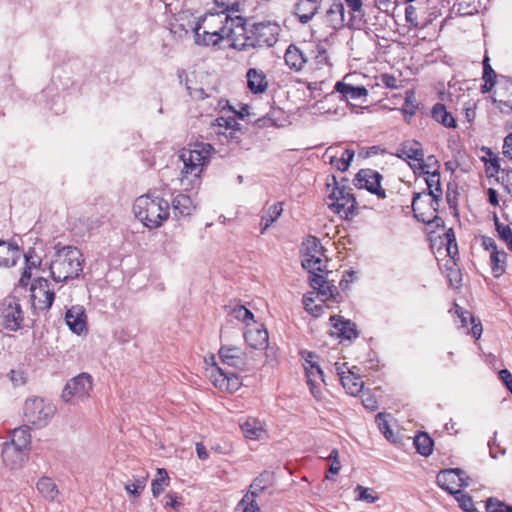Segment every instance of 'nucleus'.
I'll return each mask as SVG.
<instances>
[{"label": "nucleus", "instance_id": "obj_1", "mask_svg": "<svg viewBox=\"0 0 512 512\" xmlns=\"http://www.w3.org/2000/svg\"><path fill=\"white\" fill-rule=\"evenodd\" d=\"M242 18H232L226 10L209 12L194 27L195 42L205 46L216 45L224 38L238 35V26Z\"/></svg>", "mask_w": 512, "mask_h": 512}, {"label": "nucleus", "instance_id": "obj_2", "mask_svg": "<svg viewBox=\"0 0 512 512\" xmlns=\"http://www.w3.org/2000/svg\"><path fill=\"white\" fill-rule=\"evenodd\" d=\"M428 193H415L412 199V210L418 221L426 224L437 219L439 201L442 196L440 174L433 172L426 178Z\"/></svg>", "mask_w": 512, "mask_h": 512}, {"label": "nucleus", "instance_id": "obj_3", "mask_svg": "<svg viewBox=\"0 0 512 512\" xmlns=\"http://www.w3.org/2000/svg\"><path fill=\"white\" fill-rule=\"evenodd\" d=\"M84 258L81 251L73 246H64L55 251L49 266L55 282H65L80 276Z\"/></svg>", "mask_w": 512, "mask_h": 512}, {"label": "nucleus", "instance_id": "obj_4", "mask_svg": "<svg viewBox=\"0 0 512 512\" xmlns=\"http://www.w3.org/2000/svg\"><path fill=\"white\" fill-rule=\"evenodd\" d=\"M279 31V25L271 21L250 23L242 18V24L238 26V35L244 36V42L241 44L244 49L273 46Z\"/></svg>", "mask_w": 512, "mask_h": 512}, {"label": "nucleus", "instance_id": "obj_5", "mask_svg": "<svg viewBox=\"0 0 512 512\" xmlns=\"http://www.w3.org/2000/svg\"><path fill=\"white\" fill-rule=\"evenodd\" d=\"M135 217L149 229L162 226L169 216V204L166 200L149 195L138 197L133 205Z\"/></svg>", "mask_w": 512, "mask_h": 512}, {"label": "nucleus", "instance_id": "obj_6", "mask_svg": "<svg viewBox=\"0 0 512 512\" xmlns=\"http://www.w3.org/2000/svg\"><path fill=\"white\" fill-rule=\"evenodd\" d=\"M214 148L209 143L195 142L183 148L180 152V159L183 162L182 174L184 177H200L210 161Z\"/></svg>", "mask_w": 512, "mask_h": 512}, {"label": "nucleus", "instance_id": "obj_7", "mask_svg": "<svg viewBox=\"0 0 512 512\" xmlns=\"http://www.w3.org/2000/svg\"><path fill=\"white\" fill-rule=\"evenodd\" d=\"M56 412L54 404L44 398H28L23 407L25 421L40 429L48 425Z\"/></svg>", "mask_w": 512, "mask_h": 512}, {"label": "nucleus", "instance_id": "obj_8", "mask_svg": "<svg viewBox=\"0 0 512 512\" xmlns=\"http://www.w3.org/2000/svg\"><path fill=\"white\" fill-rule=\"evenodd\" d=\"M0 324L12 332L23 327L24 313L17 297L7 296L0 303Z\"/></svg>", "mask_w": 512, "mask_h": 512}, {"label": "nucleus", "instance_id": "obj_9", "mask_svg": "<svg viewBox=\"0 0 512 512\" xmlns=\"http://www.w3.org/2000/svg\"><path fill=\"white\" fill-rule=\"evenodd\" d=\"M92 387L93 381L91 375L81 373L67 382L61 397L66 403L76 404L89 397Z\"/></svg>", "mask_w": 512, "mask_h": 512}, {"label": "nucleus", "instance_id": "obj_10", "mask_svg": "<svg viewBox=\"0 0 512 512\" xmlns=\"http://www.w3.org/2000/svg\"><path fill=\"white\" fill-rule=\"evenodd\" d=\"M333 181L334 187L328 196L331 201L329 207L332 208L334 212L344 214L345 217H348L354 213L356 206V200L351 193L352 189L345 184L336 182L335 177H333Z\"/></svg>", "mask_w": 512, "mask_h": 512}, {"label": "nucleus", "instance_id": "obj_11", "mask_svg": "<svg viewBox=\"0 0 512 512\" xmlns=\"http://www.w3.org/2000/svg\"><path fill=\"white\" fill-rule=\"evenodd\" d=\"M383 176L373 169H361L355 175L353 180L354 185L358 189H366L372 194H375L379 199L386 197L385 189L381 186Z\"/></svg>", "mask_w": 512, "mask_h": 512}, {"label": "nucleus", "instance_id": "obj_12", "mask_svg": "<svg viewBox=\"0 0 512 512\" xmlns=\"http://www.w3.org/2000/svg\"><path fill=\"white\" fill-rule=\"evenodd\" d=\"M45 278H38L31 284L32 305L35 309L48 310L54 301L55 294Z\"/></svg>", "mask_w": 512, "mask_h": 512}, {"label": "nucleus", "instance_id": "obj_13", "mask_svg": "<svg viewBox=\"0 0 512 512\" xmlns=\"http://www.w3.org/2000/svg\"><path fill=\"white\" fill-rule=\"evenodd\" d=\"M462 474L463 471L459 468L442 470L437 475V483L450 494L458 493L460 488L466 485Z\"/></svg>", "mask_w": 512, "mask_h": 512}, {"label": "nucleus", "instance_id": "obj_14", "mask_svg": "<svg viewBox=\"0 0 512 512\" xmlns=\"http://www.w3.org/2000/svg\"><path fill=\"white\" fill-rule=\"evenodd\" d=\"M246 343L253 349H265L268 346V331L262 324L253 321L244 333Z\"/></svg>", "mask_w": 512, "mask_h": 512}, {"label": "nucleus", "instance_id": "obj_15", "mask_svg": "<svg viewBox=\"0 0 512 512\" xmlns=\"http://www.w3.org/2000/svg\"><path fill=\"white\" fill-rule=\"evenodd\" d=\"M29 451L3 443L2 459L6 467L11 470L19 469L28 459Z\"/></svg>", "mask_w": 512, "mask_h": 512}, {"label": "nucleus", "instance_id": "obj_16", "mask_svg": "<svg viewBox=\"0 0 512 512\" xmlns=\"http://www.w3.org/2000/svg\"><path fill=\"white\" fill-rule=\"evenodd\" d=\"M219 358L223 365L242 369L245 366V357L242 350L236 346H222L219 350Z\"/></svg>", "mask_w": 512, "mask_h": 512}, {"label": "nucleus", "instance_id": "obj_17", "mask_svg": "<svg viewBox=\"0 0 512 512\" xmlns=\"http://www.w3.org/2000/svg\"><path fill=\"white\" fill-rule=\"evenodd\" d=\"M399 158L417 161L424 168V152L421 144L416 140H409L401 144L396 154Z\"/></svg>", "mask_w": 512, "mask_h": 512}, {"label": "nucleus", "instance_id": "obj_18", "mask_svg": "<svg viewBox=\"0 0 512 512\" xmlns=\"http://www.w3.org/2000/svg\"><path fill=\"white\" fill-rule=\"evenodd\" d=\"M68 327L76 334L86 330V314L82 306H72L65 315Z\"/></svg>", "mask_w": 512, "mask_h": 512}, {"label": "nucleus", "instance_id": "obj_19", "mask_svg": "<svg viewBox=\"0 0 512 512\" xmlns=\"http://www.w3.org/2000/svg\"><path fill=\"white\" fill-rule=\"evenodd\" d=\"M330 320L335 329L333 334H336L338 337L347 340L357 338L358 333L355 323L351 322L350 320H345L342 316L338 315L331 316Z\"/></svg>", "mask_w": 512, "mask_h": 512}, {"label": "nucleus", "instance_id": "obj_20", "mask_svg": "<svg viewBox=\"0 0 512 512\" xmlns=\"http://www.w3.org/2000/svg\"><path fill=\"white\" fill-rule=\"evenodd\" d=\"M334 92L340 93L342 98L345 100L359 99L366 97L368 94V91L364 86H353L345 81H338L334 86V90L328 95H332Z\"/></svg>", "mask_w": 512, "mask_h": 512}, {"label": "nucleus", "instance_id": "obj_21", "mask_svg": "<svg viewBox=\"0 0 512 512\" xmlns=\"http://www.w3.org/2000/svg\"><path fill=\"white\" fill-rule=\"evenodd\" d=\"M21 256L17 245L0 241V267L14 266Z\"/></svg>", "mask_w": 512, "mask_h": 512}, {"label": "nucleus", "instance_id": "obj_22", "mask_svg": "<svg viewBox=\"0 0 512 512\" xmlns=\"http://www.w3.org/2000/svg\"><path fill=\"white\" fill-rule=\"evenodd\" d=\"M273 482V476L269 472H264L256 477L249 486L248 492L245 494V501L250 498H257L262 492L268 489Z\"/></svg>", "mask_w": 512, "mask_h": 512}, {"label": "nucleus", "instance_id": "obj_23", "mask_svg": "<svg viewBox=\"0 0 512 512\" xmlns=\"http://www.w3.org/2000/svg\"><path fill=\"white\" fill-rule=\"evenodd\" d=\"M345 20V8L340 0L334 1L326 11V22L333 29L343 27Z\"/></svg>", "mask_w": 512, "mask_h": 512}, {"label": "nucleus", "instance_id": "obj_24", "mask_svg": "<svg viewBox=\"0 0 512 512\" xmlns=\"http://www.w3.org/2000/svg\"><path fill=\"white\" fill-rule=\"evenodd\" d=\"M319 4L316 0H300L295 5V15L303 24L308 23L317 13Z\"/></svg>", "mask_w": 512, "mask_h": 512}, {"label": "nucleus", "instance_id": "obj_25", "mask_svg": "<svg viewBox=\"0 0 512 512\" xmlns=\"http://www.w3.org/2000/svg\"><path fill=\"white\" fill-rule=\"evenodd\" d=\"M240 428L247 439L260 440L265 434L266 430L261 421L256 418H248L240 424Z\"/></svg>", "mask_w": 512, "mask_h": 512}, {"label": "nucleus", "instance_id": "obj_26", "mask_svg": "<svg viewBox=\"0 0 512 512\" xmlns=\"http://www.w3.org/2000/svg\"><path fill=\"white\" fill-rule=\"evenodd\" d=\"M340 380L343 388L346 392L352 396L358 395L362 392L364 387V382L362 381L360 376H357L352 371L339 372Z\"/></svg>", "mask_w": 512, "mask_h": 512}, {"label": "nucleus", "instance_id": "obj_27", "mask_svg": "<svg viewBox=\"0 0 512 512\" xmlns=\"http://www.w3.org/2000/svg\"><path fill=\"white\" fill-rule=\"evenodd\" d=\"M246 77L248 88L253 93H263L267 89L268 82L263 71L251 68L247 71Z\"/></svg>", "mask_w": 512, "mask_h": 512}, {"label": "nucleus", "instance_id": "obj_28", "mask_svg": "<svg viewBox=\"0 0 512 512\" xmlns=\"http://www.w3.org/2000/svg\"><path fill=\"white\" fill-rule=\"evenodd\" d=\"M286 64L295 71H300L307 63L308 58L305 54L295 45H290L285 52Z\"/></svg>", "mask_w": 512, "mask_h": 512}, {"label": "nucleus", "instance_id": "obj_29", "mask_svg": "<svg viewBox=\"0 0 512 512\" xmlns=\"http://www.w3.org/2000/svg\"><path fill=\"white\" fill-rule=\"evenodd\" d=\"M6 443L29 451L31 445V434L29 432V428L27 426L15 428L11 433L10 442Z\"/></svg>", "mask_w": 512, "mask_h": 512}, {"label": "nucleus", "instance_id": "obj_30", "mask_svg": "<svg viewBox=\"0 0 512 512\" xmlns=\"http://www.w3.org/2000/svg\"><path fill=\"white\" fill-rule=\"evenodd\" d=\"M175 216H188L195 209L192 199L185 194H178L172 200Z\"/></svg>", "mask_w": 512, "mask_h": 512}, {"label": "nucleus", "instance_id": "obj_31", "mask_svg": "<svg viewBox=\"0 0 512 512\" xmlns=\"http://www.w3.org/2000/svg\"><path fill=\"white\" fill-rule=\"evenodd\" d=\"M36 488L39 493L48 501H54L59 495V489L54 481L49 477H41L37 483Z\"/></svg>", "mask_w": 512, "mask_h": 512}, {"label": "nucleus", "instance_id": "obj_32", "mask_svg": "<svg viewBox=\"0 0 512 512\" xmlns=\"http://www.w3.org/2000/svg\"><path fill=\"white\" fill-rule=\"evenodd\" d=\"M310 285L314 289L318 290V294L324 297H333L334 293L337 292V288L334 285H327V290H323L326 287V279L323 275L317 274L316 272L311 273Z\"/></svg>", "mask_w": 512, "mask_h": 512}, {"label": "nucleus", "instance_id": "obj_33", "mask_svg": "<svg viewBox=\"0 0 512 512\" xmlns=\"http://www.w3.org/2000/svg\"><path fill=\"white\" fill-rule=\"evenodd\" d=\"M432 117L435 121L441 123L445 127H456L455 119L441 103H437L433 106Z\"/></svg>", "mask_w": 512, "mask_h": 512}, {"label": "nucleus", "instance_id": "obj_34", "mask_svg": "<svg viewBox=\"0 0 512 512\" xmlns=\"http://www.w3.org/2000/svg\"><path fill=\"white\" fill-rule=\"evenodd\" d=\"M433 445V440L425 432H421L414 437V446L417 452L423 456H429L432 454Z\"/></svg>", "mask_w": 512, "mask_h": 512}, {"label": "nucleus", "instance_id": "obj_35", "mask_svg": "<svg viewBox=\"0 0 512 512\" xmlns=\"http://www.w3.org/2000/svg\"><path fill=\"white\" fill-rule=\"evenodd\" d=\"M211 361L212 365L210 368V379L216 388L224 390L228 370H225L222 367L218 366V364L215 362V356L213 355L211 356Z\"/></svg>", "mask_w": 512, "mask_h": 512}, {"label": "nucleus", "instance_id": "obj_36", "mask_svg": "<svg viewBox=\"0 0 512 512\" xmlns=\"http://www.w3.org/2000/svg\"><path fill=\"white\" fill-rule=\"evenodd\" d=\"M282 212L283 207L281 203H276L268 209L267 213L261 218L262 234L281 216Z\"/></svg>", "mask_w": 512, "mask_h": 512}, {"label": "nucleus", "instance_id": "obj_37", "mask_svg": "<svg viewBox=\"0 0 512 512\" xmlns=\"http://www.w3.org/2000/svg\"><path fill=\"white\" fill-rule=\"evenodd\" d=\"M170 483V478L164 468L157 469L156 478L151 483L152 494L158 497Z\"/></svg>", "mask_w": 512, "mask_h": 512}, {"label": "nucleus", "instance_id": "obj_38", "mask_svg": "<svg viewBox=\"0 0 512 512\" xmlns=\"http://www.w3.org/2000/svg\"><path fill=\"white\" fill-rule=\"evenodd\" d=\"M324 248L318 238L314 236H308L302 243L301 253L302 257L310 256L311 254L320 255L323 253Z\"/></svg>", "mask_w": 512, "mask_h": 512}, {"label": "nucleus", "instance_id": "obj_39", "mask_svg": "<svg viewBox=\"0 0 512 512\" xmlns=\"http://www.w3.org/2000/svg\"><path fill=\"white\" fill-rule=\"evenodd\" d=\"M507 254L504 251H492L490 255L492 271L495 277L501 276L505 271Z\"/></svg>", "mask_w": 512, "mask_h": 512}, {"label": "nucleus", "instance_id": "obj_40", "mask_svg": "<svg viewBox=\"0 0 512 512\" xmlns=\"http://www.w3.org/2000/svg\"><path fill=\"white\" fill-rule=\"evenodd\" d=\"M354 155L355 153L353 150L346 149L343 151L341 157L338 158L336 156H332L330 158V164L340 171H346L349 168Z\"/></svg>", "mask_w": 512, "mask_h": 512}, {"label": "nucleus", "instance_id": "obj_41", "mask_svg": "<svg viewBox=\"0 0 512 512\" xmlns=\"http://www.w3.org/2000/svg\"><path fill=\"white\" fill-rule=\"evenodd\" d=\"M447 278L453 288H458L461 285L462 277L459 268L454 260H448L445 264Z\"/></svg>", "mask_w": 512, "mask_h": 512}, {"label": "nucleus", "instance_id": "obj_42", "mask_svg": "<svg viewBox=\"0 0 512 512\" xmlns=\"http://www.w3.org/2000/svg\"><path fill=\"white\" fill-rule=\"evenodd\" d=\"M322 256L323 253H320V255L314 254L310 256H304L302 259V267L306 270H308L309 273L314 272H322Z\"/></svg>", "mask_w": 512, "mask_h": 512}, {"label": "nucleus", "instance_id": "obj_43", "mask_svg": "<svg viewBox=\"0 0 512 512\" xmlns=\"http://www.w3.org/2000/svg\"><path fill=\"white\" fill-rule=\"evenodd\" d=\"M230 313L237 320H240V321L246 323L247 327H248V324H252L254 321L253 313L242 305L237 304V305L233 306L231 308Z\"/></svg>", "mask_w": 512, "mask_h": 512}, {"label": "nucleus", "instance_id": "obj_44", "mask_svg": "<svg viewBox=\"0 0 512 512\" xmlns=\"http://www.w3.org/2000/svg\"><path fill=\"white\" fill-rule=\"evenodd\" d=\"M388 417H390L389 414L378 413L376 415V423L378 425L379 430L383 433L385 438L394 441L393 432L389 428Z\"/></svg>", "mask_w": 512, "mask_h": 512}, {"label": "nucleus", "instance_id": "obj_45", "mask_svg": "<svg viewBox=\"0 0 512 512\" xmlns=\"http://www.w3.org/2000/svg\"><path fill=\"white\" fill-rule=\"evenodd\" d=\"M211 126L218 128L217 133L224 134V131H222V128H224L225 130H227V129L236 130L238 123L232 117H228V118L218 117L211 123Z\"/></svg>", "mask_w": 512, "mask_h": 512}, {"label": "nucleus", "instance_id": "obj_46", "mask_svg": "<svg viewBox=\"0 0 512 512\" xmlns=\"http://www.w3.org/2000/svg\"><path fill=\"white\" fill-rule=\"evenodd\" d=\"M312 54L314 61L318 67L330 65L327 50L323 45L317 44L315 48L312 50Z\"/></svg>", "mask_w": 512, "mask_h": 512}, {"label": "nucleus", "instance_id": "obj_47", "mask_svg": "<svg viewBox=\"0 0 512 512\" xmlns=\"http://www.w3.org/2000/svg\"><path fill=\"white\" fill-rule=\"evenodd\" d=\"M497 232L500 238L506 243L509 250L512 251V229L508 225H503L496 219Z\"/></svg>", "mask_w": 512, "mask_h": 512}, {"label": "nucleus", "instance_id": "obj_48", "mask_svg": "<svg viewBox=\"0 0 512 512\" xmlns=\"http://www.w3.org/2000/svg\"><path fill=\"white\" fill-rule=\"evenodd\" d=\"M24 258H25V266L28 268V270L37 269L40 267V265L42 263L41 257H39L36 254L35 249H33V248H30L24 254Z\"/></svg>", "mask_w": 512, "mask_h": 512}, {"label": "nucleus", "instance_id": "obj_49", "mask_svg": "<svg viewBox=\"0 0 512 512\" xmlns=\"http://www.w3.org/2000/svg\"><path fill=\"white\" fill-rule=\"evenodd\" d=\"M455 498L457 502L459 503V506L465 511V512H472L475 510L474 502L468 494L462 493L460 490L458 493H454Z\"/></svg>", "mask_w": 512, "mask_h": 512}, {"label": "nucleus", "instance_id": "obj_50", "mask_svg": "<svg viewBox=\"0 0 512 512\" xmlns=\"http://www.w3.org/2000/svg\"><path fill=\"white\" fill-rule=\"evenodd\" d=\"M355 492L358 493V500H362L367 503H374L378 499V496L374 494L372 489L363 487L361 485H358L355 488Z\"/></svg>", "mask_w": 512, "mask_h": 512}, {"label": "nucleus", "instance_id": "obj_51", "mask_svg": "<svg viewBox=\"0 0 512 512\" xmlns=\"http://www.w3.org/2000/svg\"><path fill=\"white\" fill-rule=\"evenodd\" d=\"M486 510L487 512H512V506L506 505L501 501L490 498L487 500Z\"/></svg>", "mask_w": 512, "mask_h": 512}, {"label": "nucleus", "instance_id": "obj_52", "mask_svg": "<svg viewBox=\"0 0 512 512\" xmlns=\"http://www.w3.org/2000/svg\"><path fill=\"white\" fill-rule=\"evenodd\" d=\"M241 381L235 372L228 371L226 375L225 388L224 390L229 392L237 391L241 386Z\"/></svg>", "mask_w": 512, "mask_h": 512}, {"label": "nucleus", "instance_id": "obj_53", "mask_svg": "<svg viewBox=\"0 0 512 512\" xmlns=\"http://www.w3.org/2000/svg\"><path fill=\"white\" fill-rule=\"evenodd\" d=\"M328 460H330L332 463L329 467V473L330 474H333V475H336L339 473V471L341 470V464H340V461H339V454H338V450L337 449H333L329 456L327 457Z\"/></svg>", "mask_w": 512, "mask_h": 512}, {"label": "nucleus", "instance_id": "obj_54", "mask_svg": "<svg viewBox=\"0 0 512 512\" xmlns=\"http://www.w3.org/2000/svg\"><path fill=\"white\" fill-rule=\"evenodd\" d=\"M405 19L407 23H409L414 28H423V25H420L417 21V11L416 8L412 5H409L405 9Z\"/></svg>", "mask_w": 512, "mask_h": 512}, {"label": "nucleus", "instance_id": "obj_55", "mask_svg": "<svg viewBox=\"0 0 512 512\" xmlns=\"http://www.w3.org/2000/svg\"><path fill=\"white\" fill-rule=\"evenodd\" d=\"M361 399H362V403H363L364 407L367 408L368 410L375 411L378 408L377 399L370 392H368V391L363 392Z\"/></svg>", "mask_w": 512, "mask_h": 512}, {"label": "nucleus", "instance_id": "obj_56", "mask_svg": "<svg viewBox=\"0 0 512 512\" xmlns=\"http://www.w3.org/2000/svg\"><path fill=\"white\" fill-rule=\"evenodd\" d=\"M306 376L307 380L319 378L322 382H324V373L318 364H311V366H306Z\"/></svg>", "mask_w": 512, "mask_h": 512}, {"label": "nucleus", "instance_id": "obj_57", "mask_svg": "<svg viewBox=\"0 0 512 512\" xmlns=\"http://www.w3.org/2000/svg\"><path fill=\"white\" fill-rule=\"evenodd\" d=\"M306 311L310 312L314 317H319L323 313V307L321 305H312L314 300L309 297H305L303 300Z\"/></svg>", "mask_w": 512, "mask_h": 512}, {"label": "nucleus", "instance_id": "obj_58", "mask_svg": "<svg viewBox=\"0 0 512 512\" xmlns=\"http://www.w3.org/2000/svg\"><path fill=\"white\" fill-rule=\"evenodd\" d=\"M239 507H243V512H259L260 508L256 502V498H250L248 501H245V496L238 504Z\"/></svg>", "mask_w": 512, "mask_h": 512}, {"label": "nucleus", "instance_id": "obj_59", "mask_svg": "<svg viewBox=\"0 0 512 512\" xmlns=\"http://www.w3.org/2000/svg\"><path fill=\"white\" fill-rule=\"evenodd\" d=\"M456 313L460 318L463 327H467L468 323L475 322V317L469 311L463 310L456 306Z\"/></svg>", "mask_w": 512, "mask_h": 512}, {"label": "nucleus", "instance_id": "obj_60", "mask_svg": "<svg viewBox=\"0 0 512 512\" xmlns=\"http://www.w3.org/2000/svg\"><path fill=\"white\" fill-rule=\"evenodd\" d=\"M500 170V160L498 157H494L486 163V173L489 177L495 176Z\"/></svg>", "mask_w": 512, "mask_h": 512}, {"label": "nucleus", "instance_id": "obj_61", "mask_svg": "<svg viewBox=\"0 0 512 512\" xmlns=\"http://www.w3.org/2000/svg\"><path fill=\"white\" fill-rule=\"evenodd\" d=\"M495 78L496 73L489 64V58L485 57L483 60V79L488 82L490 80H495Z\"/></svg>", "mask_w": 512, "mask_h": 512}, {"label": "nucleus", "instance_id": "obj_62", "mask_svg": "<svg viewBox=\"0 0 512 512\" xmlns=\"http://www.w3.org/2000/svg\"><path fill=\"white\" fill-rule=\"evenodd\" d=\"M499 378L503 381L506 388L512 394V374H511V372L507 369H502L499 371Z\"/></svg>", "mask_w": 512, "mask_h": 512}, {"label": "nucleus", "instance_id": "obj_63", "mask_svg": "<svg viewBox=\"0 0 512 512\" xmlns=\"http://www.w3.org/2000/svg\"><path fill=\"white\" fill-rule=\"evenodd\" d=\"M503 154H504L505 157H507V158L512 160V133H509L504 138Z\"/></svg>", "mask_w": 512, "mask_h": 512}, {"label": "nucleus", "instance_id": "obj_64", "mask_svg": "<svg viewBox=\"0 0 512 512\" xmlns=\"http://www.w3.org/2000/svg\"><path fill=\"white\" fill-rule=\"evenodd\" d=\"M503 173H505V175L502 176V181L505 186V189L509 194L512 195V169L507 170L506 172L503 171Z\"/></svg>", "mask_w": 512, "mask_h": 512}]
</instances>
